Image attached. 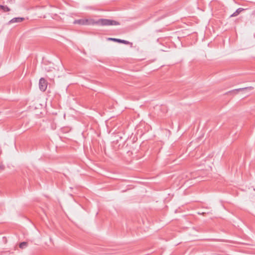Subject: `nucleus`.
Masks as SVG:
<instances>
[{
    "label": "nucleus",
    "mask_w": 255,
    "mask_h": 255,
    "mask_svg": "<svg viewBox=\"0 0 255 255\" xmlns=\"http://www.w3.org/2000/svg\"><path fill=\"white\" fill-rule=\"evenodd\" d=\"M39 87L42 91H45L47 88V82L43 78H41L39 80Z\"/></svg>",
    "instance_id": "3"
},
{
    "label": "nucleus",
    "mask_w": 255,
    "mask_h": 255,
    "mask_svg": "<svg viewBox=\"0 0 255 255\" xmlns=\"http://www.w3.org/2000/svg\"><path fill=\"white\" fill-rule=\"evenodd\" d=\"M0 9H1L3 12H7L10 11V8L6 5H0Z\"/></svg>",
    "instance_id": "7"
},
{
    "label": "nucleus",
    "mask_w": 255,
    "mask_h": 255,
    "mask_svg": "<svg viewBox=\"0 0 255 255\" xmlns=\"http://www.w3.org/2000/svg\"><path fill=\"white\" fill-rule=\"evenodd\" d=\"M4 169V166L3 165H0V172L3 171Z\"/></svg>",
    "instance_id": "10"
},
{
    "label": "nucleus",
    "mask_w": 255,
    "mask_h": 255,
    "mask_svg": "<svg viewBox=\"0 0 255 255\" xmlns=\"http://www.w3.org/2000/svg\"><path fill=\"white\" fill-rule=\"evenodd\" d=\"M244 9L242 7L238 8L235 12H234L231 15V17H235L238 15L242 11H244Z\"/></svg>",
    "instance_id": "6"
},
{
    "label": "nucleus",
    "mask_w": 255,
    "mask_h": 255,
    "mask_svg": "<svg viewBox=\"0 0 255 255\" xmlns=\"http://www.w3.org/2000/svg\"><path fill=\"white\" fill-rule=\"evenodd\" d=\"M28 245V244L27 242H23L21 243H20L19 245V247L21 249H24Z\"/></svg>",
    "instance_id": "8"
},
{
    "label": "nucleus",
    "mask_w": 255,
    "mask_h": 255,
    "mask_svg": "<svg viewBox=\"0 0 255 255\" xmlns=\"http://www.w3.org/2000/svg\"><path fill=\"white\" fill-rule=\"evenodd\" d=\"M24 19V18L23 17H14V18H13L12 19H11L10 21H9V22H8V24H11V23H16V22L19 23V22L22 21Z\"/></svg>",
    "instance_id": "5"
},
{
    "label": "nucleus",
    "mask_w": 255,
    "mask_h": 255,
    "mask_svg": "<svg viewBox=\"0 0 255 255\" xmlns=\"http://www.w3.org/2000/svg\"><path fill=\"white\" fill-rule=\"evenodd\" d=\"M94 24L100 25L102 26H109V25H119L120 23L116 20L101 18L98 21H94Z\"/></svg>",
    "instance_id": "1"
},
{
    "label": "nucleus",
    "mask_w": 255,
    "mask_h": 255,
    "mask_svg": "<svg viewBox=\"0 0 255 255\" xmlns=\"http://www.w3.org/2000/svg\"><path fill=\"white\" fill-rule=\"evenodd\" d=\"M108 40H111V41H115V42H117L118 43H121L125 44H132L131 43L129 42L128 41H127V40H125L121 39L115 38H109Z\"/></svg>",
    "instance_id": "4"
},
{
    "label": "nucleus",
    "mask_w": 255,
    "mask_h": 255,
    "mask_svg": "<svg viewBox=\"0 0 255 255\" xmlns=\"http://www.w3.org/2000/svg\"><path fill=\"white\" fill-rule=\"evenodd\" d=\"M252 89L253 87H245V88H239V89H236L234 91H243V90H246V89Z\"/></svg>",
    "instance_id": "9"
},
{
    "label": "nucleus",
    "mask_w": 255,
    "mask_h": 255,
    "mask_svg": "<svg viewBox=\"0 0 255 255\" xmlns=\"http://www.w3.org/2000/svg\"><path fill=\"white\" fill-rule=\"evenodd\" d=\"M75 24H78L81 25H94V20L90 19H80L75 20L73 22Z\"/></svg>",
    "instance_id": "2"
}]
</instances>
